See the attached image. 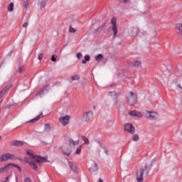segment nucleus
Segmentation results:
<instances>
[{
	"label": "nucleus",
	"mask_w": 182,
	"mask_h": 182,
	"mask_svg": "<svg viewBox=\"0 0 182 182\" xmlns=\"http://www.w3.org/2000/svg\"><path fill=\"white\" fill-rule=\"evenodd\" d=\"M15 155L11 154H4L0 157V161H8V160H14Z\"/></svg>",
	"instance_id": "obj_9"
},
{
	"label": "nucleus",
	"mask_w": 182,
	"mask_h": 182,
	"mask_svg": "<svg viewBox=\"0 0 182 182\" xmlns=\"http://www.w3.org/2000/svg\"><path fill=\"white\" fill-rule=\"evenodd\" d=\"M89 170L92 173H95V171H97V170H99V166H97V164L96 162L92 163Z\"/></svg>",
	"instance_id": "obj_16"
},
{
	"label": "nucleus",
	"mask_w": 182,
	"mask_h": 182,
	"mask_svg": "<svg viewBox=\"0 0 182 182\" xmlns=\"http://www.w3.org/2000/svg\"><path fill=\"white\" fill-rule=\"evenodd\" d=\"M11 87H12V84H9V85L6 86L4 89L3 91L4 93H6V92L9 91V89H11Z\"/></svg>",
	"instance_id": "obj_28"
},
{
	"label": "nucleus",
	"mask_w": 182,
	"mask_h": 182,
	"mask_svg": "<svg viewBox=\"0 0 182 182\" xmlns=\"http://www.w3.org/2000/svg\"><path fill=\"white\" fill-rule=\"evenodd\" d=\"M28 25H29L28 22H26L23 24V28H28Z\"/></svg>",
	"instance_id": "obj_41"
},
{
	"label": "nucleus",
	"mask_w": 182,
	"mask_h": 182,
	"mask_svg": "<svg viewBox=\"0 0 182 182\" xmlns=\"http://www.w3.org/2000/svg\"><path fill=\"white\" fill-rule=\"evenodd\" d=\"M129 116H132L133 117H139V118L143 117V113H141L137 110L130 111L129 112Z\"/></svg>",
	"instance_id": "obj_13"
},
{
	"label": "nucleus",
	"mask_w": 182,
	"mask_h": 182,
	"mask_svg": "<svg viewBox=\"0 0 182 182\" xmlns=\"http://www.w3.org/2000/svg\"><path fill=\"white\" fill-rule=\"evenodd\" d=\"M81 139L84 142V144L89 146L90 144V140L86 136H81Z\"/></svg>",
	"instance_id": "obj_17"
},
{
	"label": "nucleus",
	"mask_w": 182,
	"mask_h": 182,
	"mask_svg": "<svg viewBox=\"0 0 182 182\" xmlns=\"http://www.w3.org/2000/svg\"><path fill=\"white\" fill-rule=\"evenodd\" d=\"M178 87L182 90V78L179 80Z\"/></svg>",
	"instance_id": "obj_39"
},
{
	"label": "nucleus",
	"mask_w": 182,
	"mask_h": 182,
	"mask_svg": "<svg viewBox=\"0 0 182 182\" xmlns=\"http://www.w3.org/2000/svg\"><path fill=\"white\" fill-rule=\"evenodd\" d=\"M24 182H32V180H31L30 178H26L24 180Z\"/></svg>",
	"instance_id": "obj_44"
},
{
	"label": "nucleus",
	"mask_w": 182,
	"mask_h": 182,
	"mask_svg": "<svg viewBox=\"0 0 182 182\" xmlns=\"http://www.w3.org/2000/svg\"><path fill=\"white\" fill-rule=\"evenodd\" d=\"M24 69H25V67H23V66L19 67L18 68L19 73H22V72H23Z\"/></svg>",
	"instance_id": "obj_38"
},
{
	"label": "nucleus",
	"mask_w": 182,
	"mask_h": 182,
	"mask_svg": "<svg viewBox=\"0 0 182 182\" xmlns=\"http://www.w3.org/2000/svg\"><path fill=\"white\" fill-rule=\"evenodd\" d=\"M99 182H103V180L102 179H100Z\"/></svg>",
	"instance_id": "obj_49"
},
{
	"label": "nucleus",
	"mask_w": 182,
	"mask_h": 182,
	"mask_svg": "<svg viewBox=\"0 0 182 182\" xmlns=\"http://www.w3.org/2000/svg\"><path fill=\"white\" fill-rule=\"evenodd\" d=\"M1 140H2V136H0V141H1Z\"/></svg>",
	"instance_id": "obj_51"
},
{
	"label": "nucleus",
	"mask_w": 182,
	"mask_h": 182,
	"mask_svg": "<svg viewBox=\"0 0 182 182\" xmlns=\"http://www.w3.org/2000/svg\"><path fill=\"white\" fill-rule=\"evenodd\" d=\"M2 96L4 95H2V94H0V99L2 97Z\"/></svg>",
	"instance_id": "obj_50"
},
{
	"label": "nucleus",
	"mask_w": 182,
	"mask_h": 182,
	"mask_svg": "<svg viewBox=\"0 0 182 182\" xmlns=\"http://www.w3.org/2000/svg\"><path fill=\"white\" fill-rule=\"evenodd\" d=\"M42 58H43V53L38 54V60H42Z\"/></svg>",
	"instance_id": "obj_40"
},
{
	"label": "nucleus",
	"mask_w": 182,
	"mask_h": 182,
	"mask_svg": "<svg viewBox=\"0 0 182 182\" xmlns=\"http://www.w3.org/2000/svg\"><path fill=\"white\" fill-rule=\"evenodd\" d=\"M69 32L70 33H75V32H76V29H75L72 26H70L69 28Z\"/></svg>",
	"instance_id": "obj_36"
},
{
	"label": "nucleus",
	"mask_w": 182,
	"mask_h": 182,
	"mask_svg": "<svg viewBox=\"0 0 182 182\" xmlns=\"http://www.w3.org/2000/svg\"><path fill=\"white\" fill-rule=\"evenodd\" d=\"M1 95H2V96H4V95H5V92H4V90H2L0 92Z\"/></svg>",
	"instance_id": "obj_47"
},
{
	"label": "nucleus",
	"mask_w": 182,
	"mask_h": 182,
	"mask_svg": "<svg viewBox=\"0 0 182 182\" xmlns=\"http://www.w3.org/2000/svg\"><path fill=\"white\" fill-rule=\"evenodd\" d=\"M129 35L132 38L137 37V35H139V28L137 27H133L129 31Z\"/></svg>",
	"instance_id": "obj_12"
},
{
	"label": "nucleus",
	"mask_w": 182,
	"mask_h": 182,
	"mask_svg": "<svg viewBox=\"0 0 182 182\" xmlns=\"http://www.w3.org/2000/svg\"><path fill=\"white\" fill-rule=\"evenodd\" d=\"M154 161H156L155 159L145 161L144 164V166L141 168H139L136 171V181L137 182L144 181V178H143V176H144V173H147V174L149 173L150 168H151V166H153V164H154Z\"/></svg>",
	"instance_id": "obj_1"
},
{
	"label": "nucleus",
	"mask_w": 182,
	"mask_h": 182,
	"mask_svg": "<svg viewBox=\"0 0 182 182\" xmlns=\"http://www.w3.org/2000/svg\"><path fill=\"white\" fill-rule=\"evenodd\" d=\"M117 92H116L115 91H111L108 92V96H109V97H113L114 99H116V97H117Z\"/></svg>",
	"instance_id": "obj_20"
},
{
	"label": "nucleus",
	"mask_w": 182,
	"mask_h": 182,
	"mask_svg": "<svg viewBox=\"0 0 182 182\" xmlns=\"http://www.w3.org/2000/svg\"><path fill=\"white\" fill-rule=\"evenodd\" d=\"M102 31H103V26H101L100 27H98L97 29H95L94 33H96L97 35H99V33H100V32H102Z\"/></svg>",
	"instance_id": "obj_27"
},
{
	"label": "nucleus",
	"mask_w": 182,
	"mask_h": 182,
	"mask_svg": "<svg viewBox=\"0 0 182 182\" xmlns=\"http://www.w3.org/2000/svg\"><path fill=\"white\" fill-rule=\"evenodd\" d=\"M132 65L134 66V68H141V62L139 60L134 61Z\"/></svg>",
	"instance_id": "obj_22"
},
{
	"label": "nucleus",
	"mask_w": 182,
	"mask_h": 182,
	"mask_svg": "<svg viewBox=\"0 0 182 182\" xmlns=\"http://www.w3.org/2000/svg\"><path fill=\"white\" fill-rule=\"evenodd\" d=\"M68 166L73 172L79 173V169L77 167H76V164H75L73 162L68 161Z\"/></svg>",
	"instance_id": "obj_14"
},
{
	"label": "nucleus",
	"mask_w": 182,
	"mask_h": 182,
	"mask_svg": "<svg viewBox=\"0 0 182 182\" xmlns=\"http://www.w3.org/2000/svg\"><path fill=\"white\" fill-rule=\"evenodd\" d=\"M24 161H26V163H28L29 166L31 167V168H33V170H38V165L36 163H35V161H31V159L26 157L24 158Z\"/></svg>",
	"instance_id": "obj_11"
},
{
	"label": "nucleus",
	"mask_w": 182,
	"mask_h": 182,
	"mask_svg": "<svg viewBox=\"0 0 182 182\" xmlns=\"http://www.w3.org/2000/svg\"><path fill=\"white\" fill-rule=\"evenodd\" d=\"M82 151V145L78 146L76 149L75 154H79Z\"/></svg>",
	"instance_id": "obj_35"
},
{
	"label": "nucleus",
	"mask_w": 182,
	"mask_h": 182,
	"mask_svg": "<svg viewBox=\"0 0 182 182\" xmlns=\"http://www.w3.org/2000/svg\"><path fill=\"white\" fill-rule=\"evenodd\" d=\"M11 87H12V84H9V85L6 86L4 89L3 91L4 93H6V92L9 91V89H11Z\"/></svg>",
	"instance_id": "obj_30"
},
{
	"label": "nucleus",
	"mask_w": 182,
	"mask_h": 182,
	"mask_svg": "<svg viewBox=\"0 0 182 182\" xmlns=\"http://www.w3.org/2000/svg\"><path fill=\"white\" fill-rule=\"evenodd\" d=\"M15 5L14 4V3H10L9 4V6H7V11L9 12H14V8Z\"/></svg>",
	"instance_id": "obj_21"
},
{
	"label": "nucleus",
	"mask_w": 182,
	"mask_h": 182,
	"mask_svg": "<svg viewBox=\"0 0 182 182\" xmlns=\"http://www.w3.org/2000/svg\"><path fill=\"white\" fill-rule=\"evenodd\" d=\"M28 6H29V0H24V1H23L24 9H28Z\"/></svg>",
	"instance_id": "obj_32"
},
{
	"label": "nucleus",
	"mask_w": 182,
	"mask_h": 182,
	"mask_svg": "<svg viewBox=\"0 0 182 182\" xmlns=\"http://www.w3.org/2000/svg\"><path fill=\"white\" fill-rule=\"evenodd\" d=\"M59 120H60V123H61L63 126H68L70 120V115H65L64 117H60Z\"/></svg>",
	"instance_id": "obj_8"
},
{
	"label": "nucleus",
	"mask_w": 182,
	"mask_h": 182,
	"mask_svg": "<svg viewBox=\"0 0 182 182\" xmlns=\"http://www.w3.org/2000/svg\"><path fill=\"white\" fill-rule=\"evenodd\" d=\"M11 178V176H7L6 178V181H4V182H9V179Z\"/></svg>",
	"instance_id": "obj_45"
},
{
	"label": "nucleus",
	"mask_w": 182,
	"mask_h": 182,
	"mask_svg": "<svg viewBox=\"0 0 182 182\" xmlns=\"http://www.w3.org/2000/svg\"><path fill=\"white\" fill-rule=\"evenodd\" d=\"M48 87H49V85H46L43 87V89H41L36 95V96H41V95H43V92H45V90H46V89H48Z\"/></svg>",
	"instance_id": "obj_19"
},
{
	"label": "nucleus",
	"mask_w": 182,
	"mask_h": 182,
	"mask_svg": "<svg viewBox=\"0 0 182 182\" xmlns=\"http://www.w3.org/2000/svg\"><path fill=\"white\" fill-rule=\"evenodd\" d=\"M69 144L70 146H77V144H79V140L75 141L73 139H70Z\"/></svg>",
	"instance_id": "obj_23"
},
{
	"label": "nucleus",
	"mask_w": 182,
	"mask_h": 182,
	"mask_svg": "<svg viewBox=\"0 0 182 182\" xmlns=\"http://www.w3.org/2000/svg\"><path fill=\"white\" fill-rule=\"evenodd\" d=\"M111 23H112V31L114 33V37L117 35V24L116 23V18H112L111 20Z\"/></svg>",
	"instance_id": "obj_10"
},
{
	"label": "nucleus",
	"mask_w": 182,
	"mask_h": 182,
	"mask_svg": "<svg viewBox=\"0 0 182 182\" xmlns=\"http://www.w3.org/2000/svg\"><path fill=\"white\" fill-rule=\"evenodd\" d=\"M127 103L130 106H136L137 105V95L134 94L133 92H130L127 96Z\"/></svg>",
	"instance_id": "obj_3"
},
{
	"label": "nucleus",
	"mask_w": 182,
	"mask_h": 182,
	"mask_svg": "<svg viewBox=\"0 0 182 182\" xmlns=\"http://www.w3.org/2000/svg\"><path fill=\"white\" fill-rule=\"evenodd\" d=\"M13 146H17L18 147H21V146H23V141H14L13 143Z\"/></svg>",
	"instance_id": "obj_24"
},
{
	"label": "nucleus",
	"mask_w": 182,
	"mask_h": 182,
	"mask_svg": "<svg viewBox=\"0 0 182 182\" xmlns=\"http://www.w3.org/2000/svg\"><path fill=\"white\" fill-rule=\"evenodd\" d=\"M159 112L153 110H145L143 114V117H144L146 120H157L159 117Z\"/></svg>",
	"instance_id": "obj_2"
},
{
	"label": "nucleus",
	"mask_w": 182,
	"mask_h": 182,
	"mask_svg": "<svg viewBox=\"0 0 182 182\" xmlns=\"http://www.w3.org/2000/svg\"><path fill=\"white\" fill-rule=\"evenodd\" d=\"M152 38H153V39H156V38H157V36H154Z\"/></svg>",
	"instance_id": "obj_48"
},
{
	"label": "nucleus",
	"mask_w": 182,
	"mask_h": 182,
	"mask_svg": "<svg viewBox=\"0 0 182 182\" xmlns=\"http://www.w3.org/2000/svg\"><path fill=\"white\" fill-rule=\"evenodd\" d=\"M26 154L27 156H29V157L32 158V159L38 164L43 163V161L46 160L44 157L41 156H35V154H33V151L31 150L27 151Z\"/></svg>",
	"instance_id": "obj_4"
},
{
	"label": "nucleus",
	"mask_w": 182,
	"mask_h": 182,
	"mask_svg": "<svg viewBox=\"0 0 182 182\" xmlns=\"http://www.w3.org/2000/svg\"><path fill=\"white\" fill-rule=\"evenodd\" d=\"M12 167H16L20 172L22 171V169L19 167V166L15 164H7L4 167L0 168V173L4 174V173H6L9 171V170H11Z\"/></svg>",
	"instance_id": "obj_5"
},
{
	"label": "nucleus",
	"mask_w": 182,
	"mask_h": 182,
	"mask_svg": "<svg viewBox=\"0 0 182 182\" xmlns=\"http://www.w3.org/2000/svg\"><path fill=\"white\" fill-rule=\"evenodd\" d=\"M70 151H68L67 152H65L64 154H65V156H67L68 157H69L70 156Z\"/></svg>",
	"instance_id": "obj_42"
},
{
	"label": "nucleus",
	"mask_w": 182,
	"mask_h": 182,
	"mask_svg": "<svg viewBox=\"0 0 182 182\" xmlns=\"http://www.w3.org/2000/svg\"><path fill=\"white\" fill-rule=\"evenodd\" d=\"M103 55L102 54H99L95 56V60L97 62H102V60H103Z\"/></svg>",
	"instance_id": "obj_25"
},
{
	"label": "nucleus",
	"mask_w": 182,
	"mask_h": 182,
	"mask_svg": "<svg viewBox=\"0 0 182 182\" xmlns=\"http://www.w3.org/2000/svg\"><path fill=\"white\" fill-rule=\"evenodd\" d=\"M171 83H173V81L168 80V82H167L168 86H170Z\"/></svg>",
	"instance_id": "obj_46"
},
{
	"label": "nucleus",
	"mask_w": 182,
	"mask_h": 182,
	"mask_svg": "<svg viewBox=\"0 0 182 182\" xmlns=\"http://www.w3.org/2000/svg\"><path fill=\"white\" fill-rule=\"evenodd\" d=\"M46 2H48L47 0H38L37 5L39 6L41 11L42 9H45V6H46Z\"/></svg>",
	"instance_id": "obj_15"
},
{
	"label": "nucleus",
	"mask_w": 182,
	"mask_h": 182,
	"mask_svg": "<svg viewBox=\"0 0 182 182\" xmlns=\"http://www.w3.org/2000/svg\"><path fill=\"white\" fill-rule=\"evenodd\" d=\"M124 130H125V132H128V133H130L131 134H134L136 132V129L134 126L129 123H127L124 125Z\"/></svg>",
	"instance_id": "obj_7"
},
{
	"label": "nucleus",
	"mask_w": 182,
	"mask_h": 182,
	"mask_svg": "<svg viewBox=\"0 0 182 182\" xmlns=\"http://www.w3.org/2000/svg\"><path fill=\"white\" fill-rule=\"evenodd\" d=\"M82 119H83L84 122H85L86 123L90 122V120H92V119H93V112L87 111V112H85L82 116Z\"/></svg>",
	"instance_id": "obj_6"
},
{
	"label": "nucleus",
	"mask_w": 182,
	"mask_h": 182,
	"mask_svg": "<svg viewBox=\"0 0 182 182\" xmlns=\"http://www.w3.org/2000/svg\"><path fill=\"white\" fill-rule=\"evenodd\" d=\"M11 87H12V84H9V85L6 86L4 89L3 91L4 93H6V92L9 91V89H11Z\"/></svg>",
	"instance_id": "obj_29"
},
{
	"label": "nucleus",
	"mask_w": 182,
	"mask_h": 182,
	"mask_svg": "<svg viewBox=\"0 0 182 182\" xmlns=\"http://www.w3.org/2000/svg\"><path fill=\"white\" fill-rule=\"evenodd\" d=\"M43 117V114H41L40 115H38V117H36V118L30 120L28 122V123H33L35 122H38L40 119H42Z\"/></svg>",
	"instance_id": "obj_18"
},
{
	"label": "nucleus",
	"mask_w": 182,
	"mask_h": 182,
	"mask_svg": "<svg viewBox=\"0 0 182 182\" xmlns=\"http://www.w3.org/2000/svg\"><path fill=\"white\" fill-rule=\"evenodd\" d=\"M72 80H79L80 79V75H75L71 77Z\"/></svg>",
	"instance_id": "obj_33"
},
{
	"label": "nucleus",
	"mask_w": 182,
	"mask_h": 182,
	"mask_svg": "<svg viewBox=\"0 0 182 182\" xmlns=\"http://www.w3.org/2000/svg\"><path fill=\"white\" fill-rule=\"evenodd\" d=\"M139 136L138 134H134L132 137L134 141H139Z\"/></svg>",
	"instance_id": "obj_34"
},
{
	"label": "nucleus",
	"mask_w": 182,
	"mask_h": 182,
	"mask_svg": "<svg viewBox=\"0 0 182 182\" xmlns=\"http://www.w3.org/2000/svg\"><path fill=\"white\" fill-rule=\"evenodd\" d=\"M16 182H18V179L16 178Z\"/></svg>",
	"instance_id": "obj_53"
},
{
	"label": "nucleus",
	"mask_w": 182,
	"mask_h": 182,
	"mask_svg": "<svg viewBox=\"0 0 182 182\" xmlns=\"http://www.w3.org/2000/svg\"><path fill=\"white\" fill-rule=\"evenodd\" d=\"M77 59L80 60V59H82V58H83V55H82L81 53H78L77 54Z\"/></svg>",
	"instance_id": "obj_37"
},
{
	"label": "nucleus",
	"mask_w": 182,
	"mask_h": 182,
	"mask_svg": "<svg viewBox=\"0 0 182 182\" xmlns=\"http://www.w3.org/2000/svg\"><path fill=\"white\" fill-rule=\"evenodd\" d=\"M44 130L45 132H50V124H46L44 126Z\"/></svg>",
	"instance_id": "obj_31"
},
{
	"label": "nucleus",
	"mask_w": 182,
	"mask_h": 182,
	"mask_svg": "<svg viewBox=\"0 0 182 182\" xmlns=\"http://www.w3.org/2000/svg\"><path fill=\"white\" fill-rule=\"evenodd\" d=\"M51 60L52 62H56V58H55V55H52Z\"/></svg>",
	"instance_id": "obj_43"
},
{
	"label": "nucleus",
	"mask_w": 182,
	"mask_h": 182,
	"mask_svg": "<svg viewBox=\"0 0 182 182\" xmlns=\"http://www.w3.org/2000/svg\"><path fill=\"white\" fill-rule=\"evenodd\" d=\"M124 2H125V3L127 2V0H124Z\"/></svg>",
	"instance_id": "obj_52"
},
{
	"label": "nucleus",
	"mask_w": 182,
	"mask_h": 182,
	"mask_svg": "<svg viewBox=\"0 0 182 182\" xmlns=\"http://www.w3.org/2000/svg\"><path fill=\"white\" fill-rule=\"evenodd\" d=\"M89 60H90V56L85 55V59L82 60V63H83V65H86V63H87V62H89Z\"/></svg>",
	"instance_id": "obj_26"
}]
</instances>
